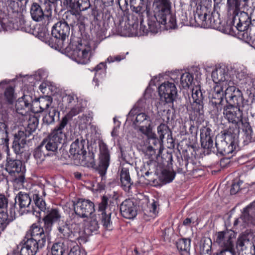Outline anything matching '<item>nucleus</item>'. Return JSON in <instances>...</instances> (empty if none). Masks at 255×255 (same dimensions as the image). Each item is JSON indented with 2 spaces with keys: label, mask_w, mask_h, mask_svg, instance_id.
Listing matches in <instances>:
<instances>
[{
  "label": "nucleus",
  "mask_w": 255,
  "mask_h": 255,
  "mask_svg": "<svg viewBox=\"0 0 255 255\" xmlns=\"http://www.w3.org/2000/svg\"><path fill=\"white\" fill-rule=\"evenodd\" d=\"M20 77H23L22 82L25 83L22 89L17 93V155L21 156L17 162V184L24 183L25 176L24 171L25 167H22V160L26 159L28 155V151L25 149L26 138L34 131L38 125L37 118L30 117L28 114V110L33 103L36 106L39 107V109L34 110L35 113H40L44 111H47L51 107L52 103V98L50 96H44L39 98L35 96V91L31 86L27 85L26 82L29 80H33V77L30 75H22L19 74Z\"/></svg>",
  "instance_id": "nucleus-1"
},
{
  "label": "nucleus",
  "mask_w": 255,
  "mask_h": 255,
  "mask_svg": "<svg viewBox=\"0 0 255 255\" xmlns=\"http://www.w3.org/2000/svg\"><path fill=\"white\" fill-rule=\"evenodd\" d=\"M171 2L170 0H154L153 3L154 14L149 17L148 26L149 30L157 33L160 25H164L166 29H175L177 27L175 16L171 12Z\"/></svg>",
  "instance_id": "nucleus-2"
},
{
  "label": "nucleus",
  "mask_w": 255,
  "mask_h": 255,
  "mask_svg": "<svg viewBox=\"0 0 255 255\" xmlns=\"http://www.w3.org/2000/svg\"><path fill=\"white\" fill-rule=\"evenodd\" d=\"M99 149L98 165L95 163L94 153L90 151L88 153L86 151V153H83L80 157L75 161L74 164L93 168L103 178L106 175L110 164V154L107 145L103 141L99 143Z\"/></svg>",
  "instance_id": "nucleus-3"
},
{
  "label": "nucleus",
  "mask_w": 255,
  "mask_h": 255,
  "mask_svg": "<svg viewBox=\"0 0 255 255\" xmlns=\"http://www.w3.org/2000/svg\"><path fill=\"white\" fill-rule=\"evenodd\" d=\"M249 0H227V7L229 13L232 12L233 24H236V28L243 32V36L247 35V31L252 26H254L252 16L247 12L240 11V5L242 2H247Z\"/></svg>",
  "instance_id": "nucleus-4"
},
{
  "label": "nucleus",
  "mask_w": 255,
  "mask_h": 255,
  "mask_svg": "<svg viewBox=\"0 0 255 255\" xmlns=\"http://www.w3.org/2000/svg\"><path fill=\"white\" fill-rule=\"evenodd\" d=\"M240 130L236 127H229L224 130L221 139L216 141L218 152L224 156L233 153L236 149Z\"/></svg>",
  "instance_id": "nucleus-5"
},
{
  "label": "nucleus",
  "mask_w": 255,
  "mask_h": 255,
  "mask_svg": "<svg viewBox=\"0 0 255 255\" xmlns=\"http://www.w3.org/2000/svg\"><path fill=\"white\" fill-rule=\"evenodd\" d=\"M81 40L71 39L65 50L75 61L82 64H87L90 60L91 47L83 45Z\"/></svg>",
  "instance_id": "nucleus-6"
},
{
  "label": "nucleus",
  "mask_w": 255,
  "mask_h": 255,
  "mask_svg": "<svg viewBox=\"0 0 255 255\" xmlns=\"http://www.w3.org/2000/svg\"><path fill=\"white\" fill-rule=\"evenodd\" d=\"M70 33V27L60 20L52 27V36L46 41L50 47L57 49L63 48L64 42Z\"/></svg>",
  "instance_id": "nucleus-7"
},
{
  "label": "nucleus",
  "mask_w": 255,
  "mask_h": 255,
  "mask_svg": "<svg viewBox=\"0 0 255 255\" xmlns=\"http://www.w3.org/2000/svg\"><path fill=\"white\" fill-rule=\"evenodd\" d=\"M63 129L60 126H57L41 142L46 150L51 154L57 151L59 146L65 139L66 135L63 132Z\"/></svg>",
  "instance_id": "nucleus-8"
},
{
  "label": "nucleus",
  "mask_w": 255,
  "mask_h": 255,
  "mask_svg": "<svg viewBox=\"0 0 255 255\" xmlns=\"http://www.w3.org/2000/svg\"><path fill=\"white\" fill-rule=\"evenodd\" d=\"M251 225L255 226V201L244 208L240 216L233 223L235 229H244Z\"/></svg>",
  "instance_id": "nucleus-9"
},
{
  "label": "nucleus",
  "mask_w": 255,
  "mask_h": 255,
  "mask_svg": "<svg viewBox=\"0 0 255 255\" xmlns=\"http://www.w3.org/2000/svg\"><path fill=\"white\" fill-rule=\"evenodd\" d=\"M50 231V229H47L45 225L44 227L42 228L36 224H33L30 227L25 238L29 241L37 242V245L42 248L49 239Z\"/></svg>",
  "instance_id": "nucleus-10"
},
{
  "label": "nucleus",
  "mask_w": 255,
  "mask_h": 255,
  "mask_svg": "<svg viewBox=\"0 0 255 255\" xmlns=\"http://www.w3.org/2000/svg\"><path fill=\"white\" fill-rule=\"evenodd\" d=\"M252 236L251 231L247 230L238 238L236 249L239 255H255V246L250 241Z\"/></svg>",
  "instance_id": "nucleus-11"
},
{
  "label": "nucleus",
  "mask_w": 255,
  "mask_h": 255,
  "mask_svg": "<svg viewBox=\"0 0 255 255\" xmlns=\"http://www.w3.org/2000/svg\"><path fill=\"white\" fill-rule=\"evenodd\" d=\"M211 7L207 8L206 13H203L202 17L199 19H197V15L196 14V10L194 11V19L196 23L202 26L206 27H210L214 29H218L220 28L221 20L220 18V14L218 12H212L211 14H208L210 12V9Z\"/></svg>",
  "instance_id": "nucleus-12"
},
{
  "label": "nucleus",
  "mask_w": 255,
  "mask_h": 255,
  "mask_svg": "<svg viewBox=\"0 0 255 255\" xmlns=\"http://www.w3.org/2000/svg\"><path fill=\"white\" fill-rule=\"evenodd\" d=\"M225 99L228 105L244 108V98L242 91L233 84L228 85L225 90Z\"/></svg>",
  "instance_id": "nucleus-13"
},
{
  "label": "nucleus",
  "mask_w": 255,
  "mask_h": 255,
  "mask_svg": "<svg viewBox=\"0 0 255 255\" xmlns=\"http://www.w3.org/2000/svg\"><path fill=\"white\" fill-rule=\"evenodd\" d=\"M241 107L226 105L223 107V115L229 123L234 125L229 127H236L240 130L239 125L244 119L243 111Z\"/></svg>",
  "instance_id": "nucleus-14"
},
{
  "label": "nucleus",
  "mask_w": 255,
  "mask_h": 255,
  "mask_svg": "<svg viewBox=\"0 0 255 255\" xmlns=\"http://www.w3.org/2000/svg\"><path fill=\"white\" fill-rule=\"evenodd\" d=\"M74 211L76 215L82 218H88L95 211L94 203L89 200L79 199L74 204Z\"/></svg>",
  "instance_id": "nucleus-15"
},
{
  "label": "nucleus",
  "mask_w": 255,
  "mask_h": 255,
  "mask_svg": "<svg viewBox=\"0 0 255 255\" xmlns=\"http://www.w3.org/2000/svg\"><path fill=\"white\" fill-rule=\"evenodd\" d=\"M158 93L160 98L166 103H173L176 98L177 91L173 83L167 81L158 87Z\"/></svg>",
  "instance_id": "nucleus-16"
},
{
  "label": "nucleus",
  "mask_w": 255,
  "mask_h": 255,
  "mask_svg": "<svg viewBox=\"0 0 255 255\" xmlns=\"http://www.w3.org/2000/svg\"><path fill=\"white\" fill-rule=\"evenodd\" d=\"M211 76L213 82L217 84L216 86L223 85V88H226L228 85L234 84L227 71L224 68L220 67L213 71Z\"/></svg>",
  "instance_id": "nucleus-17"
},
{
  "label": "nucleus",
  "mask_w": 255,
  "mask_h": 255,
  "mask_svg": "<svg viewBox=\"0 0 255 255\" xmlns=\"http://www.w3.org/2000/svg\"><path fill=\"white\" fill-rule=\"evenodd\" d=\"M108 202V198L106 196H103L99 204L98 212H101V214H99V218H101V223L105 229L111 230L112 224L111 221V213L106 211Z\"/></svg>",
  "instance_id": "nucleus-18"
},
{
  "label": "nucleus",
  "mask_w": 255,
  "mask_h": 255,
  "mask_svg": "<svg viewBox=\"0 0 255 255\" xmlns=\"http://www.w3.org/2000/svg\"><path fill=\"white\" fill-rule=\"evenodd\" d=\"M85 143V140L83 138L81 140L77 139L71 143L68 157L73 161V164L83 153H86Z\"/></svg>",
  "instance_id": "nucleus-19"
},
{
  "label": "nucleus",
  "mask_w": 255,
  "mask_h": 255,
  "mask_svg": "<svg viewBox=\"0 0 255 255\" xmlns=\"http://www.w3.org/2000/svg\"><path fill=\"white\" fill-rule=\"evenodd\" d=\"M51 7L47 6L44 10L41 6L36 2H33L30 8V14L32 19L36 22L42 21L45 17L48 18L51 15Z\"/></svg>",
  "instance_id": "nucleus-20"
},
{
  "label": "nucleus",
  "mask_w": 255,
  "mask_h": 255,
  "mask_svg": "<svg viewBox=\"0 0 255 255\" xmlns=\"http://www.w3.org/2000/svg\"><path fill=\"white\" fill-rule=\"evenodd\" d=\"M192 97L193 103L192 104V110L195 113L199 116L204 114V97L202 92L198 87L192 89Z\"/></svg>",
  "instance_id": "nucleus-21"
},
{
  "label": "nucleus",
  "mask_w": 255,
  "mask_h": 255,
  "mask_svg": "<svg viewBox=\"0 0 255 255\" xmlns=\"http://www.w3.org/2000/svg\"><path fill=\"white\" fill-rule=\"evenodd\" d=\"M19 248H20V253H17V255H35L39 249H42L37 245V242L26 238L17 246V249Z\"/></svg>",
  "instance_id": "nucleus-22"
},
{
  "label": "nucleus",
  "mask_w": 255,
  "mask_h": 255,
  "mask_svg": "<svg viewBox=\"0 0 255 255\" xmlns=\"http://www.w3.org/2000/svg\"><path fill=\"white\" fill-rule=\"evenodd\" d=\"M120 211L122 216L126 219H131L137 215V207L130 199H126L120 205Z\"/></svg>",
  "instance_id": "nucleus-23"
},
{
  "label": "nucleus",
  "mask_w": 255,
  "mask_h": 255,
  "mask_svg": "<svg viewBox=\"0 0 255 255\" xmlns=\"http://www.w3.org/2000/svg\"><path fill=\"white\" fill-rule=\"evenodd\" d=\"M130 6L131 11L136 14L139 18L140 25L143 24L144 17L145 14L147 17V20L149 15L150 7L149 5H145L144 4H137L135 2V0H130Z\"/></svg>",
  "instance_id": "nucleus-24"
},
{
  "label": "nucleus",
  "mask_w": 255,
  "mask_h": 255,
  "mask_svg": "<svg viewBox=\"0 0 255 255\" xmlns=\"http://www.w3.org/2000/svg\"><path fill=\"white\" fill-rule=\"evenodd\" d=\"M224 86L222 85L221 87L215 86L214 88V92L212 94V99L210 103L216 108L217 112H220L222 110V106L225 98V88H223Z\"/></svg>",
  "instance_id": "nucleus-25"
},
{
  "label": "nucleus",
  "mask_w": 255,
  "mask_h": 255,
  "mask_svg": "<svg viewBox=\"0 0 255 255\" xmlns=\"http://www.w3.org/2000/svg\"><path fill=\"white\" fill-rule=\"evenodd\" d=\"M7 163L6 164L5 169L8 172V175L7 176V182L13 183V186L16 181V159L10 154L9 150L7 151Z\"/></svg>",
  "instance_id": "nucleus-26"
},
{
  "label": "nucleus",
  "mask_w": 255,
  "mask_h": 255,
  "mask_svg": "<svg viewBox=\"0 0 255 255\" xmlns=\"http://www.w3.org/2000/svg\"><path fill=\"white\" fill-rule=\"evenodd\" d=\"M7 10L9 20L6 25L4 24L3 30L8 31L14 29V22L16 18L15 0H6Z\"/></svg>",
  "instance_id": "nucleus-27"
},
{
  "label": "nucleus",
  "mask_w": 255,
  "mask_h": 255,
  "mask_svg": "<svg viewBox=\"0 0 255 255\" xmlns=\"http://www.w3.org/2000/svg\"><path fill=\"white\" fill-rule=\"evenodd\" d=\"M143 152L145 156L149 159V160L146 162V166L147 171L145 173V175L148 176L150 174H152L150 166H153L154 168L157 164L155 159L157 158V155L155 152V149L153 148L151 145L147 146L144 149H143Z\"/></svg>",
  "instance_id": "nucleus-28"
},
{
  "label": "nucleus",
  "mask_w": 255,
  "mask_h": 255,
  "mask_svg": "<svg viewBox=\"0 0 255 255\" xmlns=\"http://www.w3.org/2000/svg\"><path fill=\"white\" fill-rule=\"evenodd\" d=\"M80 12L76 10L70 9L66 11L63 17V23L67 24L70 27H72L73 30L74 27L76 23L80 19Z\"/></svg>",
  "instance_id": "nucleus-29"
},
{
  "label": "nucleus",
  "mask_w": 255,
  "mask_h": 255,
  "mask_svg": "<svg viewBox=\"0 0 255 255\" xmlns=\"http://www.w3.org/2000/svg\"><path fill=\"white\" fill-rule=\"evenodd\" d=\"M190 5L192 7H196V13L197 15V19L202 17L203 13H206L207 8L211 7L212 0H191Z\"/></svg>",
  "instance_id": "nucleus-30"
},
{
  "label": "nucleus",
  "mask_w": 255,
  "mask_h": 255,
  "mask_svg": "<svg viewBox=\"0 0 255 255\" xmlns=\"http://www.w3.org/2000/svg\"><path fill=\"white\" fill-rule=\"evenodd\" d=\"M60 218L58 209L52 208L47 211V215L43 218V220L47 229L51 230L53 223L59 221Z\"/></svg>",
  "instance_id": "nucleus-31"
},
{
  "label": "nucleus",
  "mask_w": 255,
  "mask_h": 255,
  "mask_svg": "<svg viewBox=\"0 0 255 255\" xmlns=\"http://www.w3.org/2000/svg\"><path fill=\"white\" fill-rule=\"evenodd\" d=\"M120 180L123 189L126 192H129L133 182L131 180L128 168H122L120 173Z\"/></svg>",
  "instance_id": "nucleus-32"
},
{
  "label": "nucleus",
  "mask_w": 255,
  "mask_h": 255,
  "mask_svg": "<svg viewBox=\"0 0 255 255\" xmlns=\"http://www.w3.org/2000/svg\"><path fill=\"white\" fill-rule=\"evenodd\" d=\"M157 133L160 143L163 141L165 135H167L168 142H170L173 144L171 146L174 147V144L172 137V131L167 125L165 124H160L157 127Z\"/></svg>",
  "instance_id": "nucleus-33"
},
{
  "label": "nucleus",
  "mask_w": 255,
  "mask_h": 255,
  "mask_svg": "<svg viewBox=\"0 0 255 255\" xmlns=\"http://www.w3.org/2000/svg\"><path fill=\"white\" fill-rule=\"evenodd\" d=\"M17 10V14L18 15V21H17V30H20L26 33H30L31 27L30 21L25 18L23 12H19Z\"/></svg>",
  "instance_id": "nucleus-34"
},
{
  "label": "nucleus",
  "mask_w": 255,
  "mask_h": 255,
  "mask_svg": "<svg viewBox=\"0 0 255 255\" xmlns=\"http://www.w3.org/2000/svg\"><path fill=\"white\" fill-rule=\"evenodd\" d=\"M82 112L81 107L78 105L71 108V110L64 116L60 121L59 126L60 127L64 128L67 126L69 121L71 120L74 116H76Z\"/></svg>",
  "instance_id": "nucleus-35"
},
{
  "label": "nucleus",
  "mask_w": 255,
  "mask_h": 255,
  "mask_svg": "<svg viewBox=\"0 0 255 255\" xmlns=\"http://www.w3.org/2000/svg\"><path fill=\"white\" fill-rule=\"evenodd\" d=\"M47 113L43 118L44 123L49 125L54 123L55 119L59 120V112L54 107H50L48 110L46 111Z\"/></svg>",
  "instance_id": "nucleus-36"
},
{
  "label": "nucleus",
  "mask_w": 255,
  "mask_h": 255,
  "mask_svg": "<svg viewBox=\"0 0 255 255\" xmlns=\"http://www.w3.org/2000/svg\"><path fill=\"white\" fill-rule=\"evenodd\" d=\"M175 175L176 173L173 170L164 169L162 170L159 179L163 184H166L171 182L174 179Z\"/></svg>",
  "instance_id": "nucleus-37"
},
{
  "label": "nucleus",
  "mask_w": 255,
  "mask_h": 255,
  "mask_svg": "<svg viewBox=\"0 0 255 255\" xmlns=\"http://www.w3.org/2000/svg\"><path fill=\"white\" fill-rule=\"evenodd\" d=\"M51 155V153H49V151L46 150L43 144L41 142L40 145L35 149L33 153L35 158L39 160L40 161H43L46 156H49Z\"/></svg>",
  "instance_id": "nucleus-38"
},
{
  "label": "nucleus",
  "mask_w": 255,
  "mask_h": 255,
  "mask_svg": "<svg viewBox=\"0 0 255 255\" xmlns=\"http://www.w3.org/2000/svg\"><path fill=\"white\" fill-rule=\"evenodd\" d=\"M59 232L64 238L68 239L72 233V229L69 224L67 222H63L59 224L58 227Z\"/></svg>",
  "instance_id": "nucleus-39"
},
{
  "label": "nucleus",
  "mask_w": 255,
  "mask_h": 255,
  "mask_svg": "<svg viewBox=\"0 0 255 255\" xmlns=\"http://www.w3.org/2000/svg\"><path fill=\"white\" fill-rule=\"evenodd\" d=\"M148 123H151L150 118L144 113H140L137 115L134 121L133 122V127L134 129H136V127L138 125H146Z\"/></svg>",
  "instance_id": "nucleus-40"
},
{
  "label": "nucleus",
  "mask_w": 255,
  "mask_h": 255,
  "mask_svg": "<svg viewBox=\"0 0 255 255\" xmlns=\"http://www.w3.org/2000/svg\"><path fill=\"white\" fill-rule=\"evenodd\" d=\"M66 246L63 243L58 242L53 244L51 248L52 255H66Z\"/></svg>",
  "instance_id": "nucleus-41"
},
{
  "label": "nucleus",
  "mask_w": 255,
  "mask_h": 255,
  "mask_svg": "<svg viewBox=\"0 0 255 255\" xmlns=\"http://www.w3.org/2000/svg\"><path fill=\"white\" fill-rule=\"evenodd\" d=\"M191 240L188 239H180L177 242V248L181 252L189 253L190 250Z\"/></svg>",
  "instance_id": "nucleus-42"
},
{
  "label": "nucleus",
  "mask_w": 255,
  "mask_h": 255,
  "mask_svg": "<svg viewBox=\"0 0 255 255\" xmlns=\"http://www.w3.org/2000/svg\"><path fill=\"white\" fill-rule=\"evenodd\" d=\"M193 81V76L188 72H186L181 75L180 77V84L184 89L189 88Z\"/></svg>",
  "instance_id": "nucleus-43"
},
{
  "label": "nucleus",
  "mask_w": 255,
  "mask_h": 255,
  "mask_svg": "<svg viewBox=\"0 0 255 255\" xmlns=\"http://www.w3.org/2000/svg\"><path fill=\"white\" fill-rule=\"evenodd\" d=\"M234 231L232 230H226L225 231L219 232L216 234V243L219 245H225V241L228 238H226V235L228 234H231L232 235H235Z\"/></svg>",
  "instance_id": "nucleus-44"
},
{
  "label": "nucleus",
  "mask_w": 255,
  "mask_h": 255,
  "mask_svg": "<svg viewBox=\"0 0 255 255\" xmlns=\"http://www.w3.org/2000/svg\"><path fill=\"white\" fill-rule=\"evenodd\" d=\"M89 216L90 218L88 225V229L91 232L97 231L99 228V220H101V218H99V214L98 216L92 214Z\"/></svg>",
  "instance_id": "nucleus-45"
},
{
  "label": "nucleus",
  "mask_w": 255,
  "mask_h": 255,
  "mask_svg": "<svg viewBox=\"0 0 255 255\" xmlns=\"http://www.w3.org/2000/svg\"><path fill=\"white\" fill-rule=\"evenodd\" d=\"M18 195L20 208L28 207L31 202L29 195L27 193H22L21 192H19Z\"/></svg>",
  "instance_id": "nucleus-46"
},
{
  "label": "nucleus",
  "mask_w": 255,
  "mask_h": 255,
  "mask_svg": "<svg viewBox=\"0 0 255 255\" xmlns=\"http://www.w3.org/2000/svg\"><path fill=\"white\" fill-rule=\"evenodd\" d=\"M100 4L98 5V2L95 3L93 7H92L91 9V15L93 16L94 20L97 21H100L102 20L101 14L102 13V8L101 6V2H100Z\"/></svg>",
  "instance_id": "nucleus-47"
},
{
  "label": "nucleus",
  "mask_w": 255,
  "mask_h": 255,
  "mask_svg": "<svg viewBox=\"0 0 255 255\" xmlns=\"http://www.w3.org/2000/svg\"><path fill=\"white\" fill-rule=\"evenodd\" d=\"M212 242L210 239H206L201 247V252L202 255H210L211 252Z\"/></svg>",
  "instance_id": "nucleus-48"
},
{
  "label": "nucleus",
  "mask_w": 255,
  "mask_h": 255,
  "mask_svg": "<svg viewBox=\"0 0 255 255\" xmlns=\"http://www.w3.org/2000/svg\"><path fill=\"white\" fill-rule=\"evenodd\" d=\"M236 233H235V235H233L227 234V235H226V238L228 239L225 241V245H220L219 246L221 248H235V243H236Z\"/></svg>",
  "instance_id": "nucleus-49"
},
{
  "label": "nucleus",
  "mask_w": 255,
  "mask_h": 255,
  "mask_svg": "<svg viewBox=\"0 0 255 255\" xmlns=\"http://www.w3.org/2000/svg\"><path fill=\"white\" fill-rule=\"evenodd\" d=\"M91 4L89 0H77L75 9L78 12L85 11L90 8Z\"/></svg>",
  "instance_id": "nucleus-50"
},
{
  "label": "nucleus",
  "mask_w": 255,
  "mask_h": 255,
  "mask_svg": "<svg viewBox=\"0 0 255 255\" xmlns=\"http://www.w3.org/2000/svg\"><path fill=\"white\" fill-rule=\"evenodd\" d=\"M240 123L242 125L241 128L244 133V135L245 136V137L246 136L250 137V134L252 132L253 128L250 125V123L246 119H244L240 122Z\"/></svg>",
  "instance_id": "nucleus-51"
},
{
  "label": "nucleus",
  "mask_w": 255,
  "mask_h": 255,
  "mask_svg": "<svg viewBox=\"0 0 255 255\" xmlns=\"http://www.w3.org/2000/svg\"><path fill=\"white\" fill-rule=\"evenodd\" d=\"M201 147L204 149H210V150L213 148V137H208L207 138H201Z\"/></svg>",
  "instance_id": "nucleus-52"
},
{
  "label": "nucleus",
  "mask_w": 255,
  "mask_h": 255,
  "mask_svg": "<svg viewBox=\"0 0 255 255\" xmlns=\"http://www.w3.org/2000/svg\"><path fill=\"white\" fill-rule=\"evenodd\" d=\"M85 24L83 20L80 19L74 27L73 30H77L79 32L77 38H81L85 33Z\"/></svg>",
  "instance_id": "nucleus-53"
},
{
  "label": "nucleus",
  "mask_w": 255,
  "mask_h": 255,
  "mask_svg": "<svg viewBox=\"0 0 255 255\" xmlns=\"http://www.w3.org/2000/svg\"><path fill=\"white\" fill-rule=\"evenodd\" d=\"M14 89L12 87H8L6 88L4 92V97L7 102L11 104L14 99Z\"/></svg>",
  "instance_id": "nucleus-54"
},
{
  "label": "nucleus",
  "mask_w": 255,
  "mask_h": 255,
  "mask_svg": "<svg viewBox=\"0 0 255 255\" xmlns=\"http://www.w3.org/2000/svg\"><path fill=\"white\" fill-rule=\"evenodd\" d=\"M33 200L35 205L40 211H43L46 209V204L45 201L40 197H39L38 195L34 194L33 195Z\"/></svg>",
  "instance_id": "nucleus-55"
},
{
  "label": "nucleus",
  "mask_w": 255,
  "mask_h": 255,
  "mask_svg": "<svg viewBox=\"0 0 255 255\" xmlns=\"http://www.w3.org/2000/svg\"><path fill=\"white\" fill-rule=\"evenodd\" d=\"M247 94L248 95V98L246 100L244 99L245 106L252 105L255 101V91L252 92V90L248 89L247 90Z\"/></svg>",
  "instance_id": "nucleus-56"
},
{
  "label": "nucleus",
  "mask_w": 255,
  "mask_h": 255,
  "mask_svg": "<svg viewBox=\"0 0 255 255\" xmlns=\"http://www.w3.org/2000/svg\"><path fill=\"white\" fill-rule=\"evenodd\" d=\"M243 182L240 180L234 181L230 189L231 194L235 195L237 194L241 190V184H243Z\"/></svg>",
  "instance_id": "nucleus-57"
},
{
  "label": "nucleus",
  "mask_w": 255,
  "mask_h": 255,
  "mask_svg": "<svg viewBox=\"0 0 255 255\" xmlns=\"http://www.w3.org/2000/svg\"><path fill=\"white\" fill-rule=\"evenodd\" d=\"M235 248H221V250L217 253V255H236Z\"/></svg>",
  "instance_id": "nucleus-58"
},
{
  "label": "nucleus",
  "mask_w": 255,
  "mask_h": 255,
  "mask_svg": "<svg viewBox=\"0 0 255 255\" xmlns=\"http://www.w3.org/2000/svg\"><path fill=\"white\" fill-rule=\"evenodd\" d=\"M212 133V130L209 127H204L200 129V138L202 137H213Z\"/></svg>",
  "instance_id": "nucleus-59"
},
{
  "label": "nucleus",
  "mask_w": 255,
  "mask_h": 255,
  "mask_svg": "<svg viewBox=\"0 0 255 255\" xmlns=\"http://www.w3.org/2000/svg\"><path fill=\"white\" fill-rule=\"evenodd\" d=\"M101 6L102 8V20H106L109 19L111 15L108 6L104 3H101Z\"/></svg>",
  "instance_id": "nucleus-60"
},
{
  "label": "nucleus",
  "mask_w": 255,
  "mask_h": 255,
  "mask_svg": "<svg viewBox=\"0 0 255 255\" xmlns=\"http://www.w3.org/2000/svg\"><path fill=\"white\" fill-rule=\"evenodd\" d=\"M146 135L148 139L152 141V144L156 145L157 143H159L161 144L159 139L156 137V134L152 132L151 128L149 129V132Z\"/></svg>",
  "instance_id": "nucleus-61"
},
{
  "label": "nucleus",
  "mask_w": 255,
  "mask_h": 255,
  "mask_svg": "<svg viewBox=\"0 0 255 255\" xmlns=\"http://www.w3.org/2000/svg\"><path fill=\"white\" fill-rule=\"evenodd\" d=\"M66 98L69 107L74 105L78 102V98L75 94L73 93L68 95H66Z\"/></svg>",
  "instance_id": "nucleus-62"
},
{
  "label": "nucleus",
  "mask_w": 255,
  "mask_h": 255,
  "mask_svg": "<svg viewBox=\"0 0 255 255\" xmlns=\"http://www.w3.org/2000/svg\"><path fill=\"white\" fill-rule=\"evenodd\" d=\"M151 123H148L145 126H137L136 129L139 130L140 132L146 135L149 132V129L151 128Z\"/></svg>",
  "instance_id": "nucleus-63"
},
{
  "label": "nucleus",
  "mask_w": 255,
  "mask_h": 255,
  "mask_svg": "<svg viewBox=\"0 0 255 255\" xmlns=\"http://www.w3.org/2000/svg\"><path fill=\"white\" fill-rule=\"evenodd\" d=\"M63 3L64 6L70 8L71 9H75L77 0H63Z\"/></svg>",
  "instance_id": "nucleus-64"
}]
</instances>
